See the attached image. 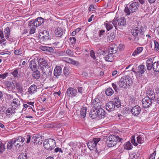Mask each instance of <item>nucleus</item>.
I'll return each instance as SVG.
<instances>
[{
	"mask_svg": "<svg viewBox=\"0 0 159 159\" xmlns=\"http://www.w3.org/2000/svg\"><path fill=\"white\" fill-rule=\"evenodd\" d=\"M132 83L130 77L128 75L122 77L117 83L120 87L123 88H126L129 87Z\"/></svg>",
	"mask_w": 159,
	"mask_h": 159,
	"instance_id": "1",
	"label": "nucleus"
},
{
	"mask_svg": "<svg viewBox=\"0 0 159 159\" xmlns=\"http://www.w3.org/2000/svg\"><path fill=\"white\" fill-rule=\"evenodd\" d=\"M139 7L138 2H132L125 7L124 11L126 15H129L131 13L136 11L138 9Z\"/></svg>",
	"mask_w": 159,
	"mask_h": 159,
	"instance_id": "2",
	"label": "nucleus"
},
{
	"mask_svg": "<svg viewBox=\"0 0 159 159\" xmlns=\"http://www.w3.org/2000/svg\"><path fill=\"white\" fill-rule=\"evenodd\" d=\"M113 23L115 29L117 30L118 27H120L119 28H121L125 25L126 19L124 17L120 18L115 17L113 20Z\"/></svg>",
	"mask_w": 159,
	"mask_h": 159,
	"instance_id": "3",
	"label": "nucleus"
},
{
	"mask_svg": "<svg viewBox=\"0 0 159 159\" xmlns=\"http://www.w3.org/2000/svg\"><path fill=\"white\" fill-rule=\"evenodd\" d=\"M10 34V30L8 27H6L4 30L3 32L0 30V44H5L6 41L4 36L6 39H9Z\"/></svg>",
	"mask_w": 159,
	"mask_h": 159,
	"instance_id": "4",
	"label": "nucleus"
},
{
	"mask_svg": "<svg viewBox=\"0 0 159 159\" xmlns=\"http://www.w3.org/2000/svg\"><path fill=\"white\" fill-rule=\"evenodd\" d=\"M56 142L53 139L50 138L44 141L43 145L44 148L49 151H51L55 147Z\"/></svg>",
	"mask_w": 159,
	"mask_h": 159,
	"instance_id": "5",
	"label": "nucleus"
},
{
	"mask_svg": "<svg viewBox=\"0 0 159 159\" xmlns=\"http://www.w3.org/2000/svg\"><path fill=\"white\" fill-rule=\"evenodd\" d=\"M25 139L21 136H19L13 139V144L17 148L22 146L24 144Z\"/></svg>",
	"mask_w": 159,
	"mask_h": 159,
	"instance_id": "6",
	"label": "nucleus"
},
{
	"mask_svg": "<svg viewBox=\"0 0 159 159\" xmlns=\"http://www.w3.org/2000/svg\"><path fill=\"white\" fill-rule=\"evenodd\" d=\"M117 141L116 136L110 135L107 139V143L109 147H112L116 144Z\"/></svg>",
	"mask_w": 159,
	"mask_h": 159,
	"instance_id": "7",
	"label": "nucleus"
},
{
	"mask_svg": "<svg viewBox=\"0 0 159 159\" xmlns=\"http://www.w3.org/2000/svg\"><path fill=\"white\" fill-rule=\"evenodd\" d=\"M143 28L142 27L140 28L136 27L132 29L131 30V33L134 37H139L143 34Z\"/></svg>",
	"mask_w": 159,
	"mask_h": 159,
	"instance_id": "8",
	"label": "nucleus"
},
{
	"mask_svg": "<svg viewBox=\"0 0 159 159\" xmlns=\"http://www.w3.org/2000/svg\"><path fill=\"white\" fill-rule=\"evenodd\" d=\"M100 138H94L90 140L87 143L88 146L90 150L95 148L98 142L100 140Z\"/></svg>",
	"mask_w": 159,
	"mask_h": 159,
	"instance_id": "9",
	"label": "nucleus"
},
{
	"mask_svg": "<svg viewBox=\"0 0 159 159\" xmlns=\"http://www.w3.org/2000/svg\"><path fill=\"white\" fill-rule=\"evenodd\" d=\"M38 62L39 68L41 71L43 70V71L44 70V69L45 70L46 68L49 66H48L47 61L43 58H40L38 60Z\"/></svg>",
	"mask_w": 159,
	"mask_h": 159,
	"instance_id": "10",
	"label": "nucleus"
},
{
	"mask_svg": "<svg viewBox=\"0 0 159 159\" xmlns=\"http://www.w3.org/2000/svg\"><path fill=\"white\" fill-rule=\"evenodd\" d=\"M77 89L72 87L68 88L66 91L67 95L70 98L77 96Z\"/></svg>",
	"mask_w": 159,
	"mask_h": 159,
	"instance_id": "11",
	"label": "nucleus"
},
{
	"mask_svg": "<svg viewBox=\"0 0 159 159\" xmlns=\"http://www.w3.org/2000/svg\"><path fill=\"white\" fill-rule=\"evenodd\" d=\"M31 142L37 146L41 145L43 142L42 137L40 135L34 136L32 138Z\"/></svg>",
	"mask_w": 159,
	"mask_h": 159,
	"instance_id": "12",
	"label": "nucleus"
},
{
	"mask_svg": "<svg viewBox=\"0 0 159 159\" xmlns=\"http://www.w3.org/2000/svg\"><path fill=\"white\" fill-rule=\"evenodd\" d=\"M49 38V33L46 30H44L41 34H39V38L41 42H46Z\"/></svg>",
	"mask_w": 159,
	"mask_h": 159,
	"instance_id": "13",
	"label": "nucleus"
},
{
	"mask_svg": "<svg viewBox=\"0 0 159 159\" xmlns=\"http://www.w3.org/2000/svg\"><path fill=\"white\" fill-rule=\"evenodd\" d=\"M119 51L118 46L115 44H113L110 45L108 50L109 53H111L115 55Z\"/></svg>",
	"mask_w": 159,
	"mask_h": 159,
	"instance_id": "14",
	"label": "nucleus"
},
{
	"mask_svg": "<svg viewBox=\"0 0 159 159\" xmlns=\"http://www.w3.org/2000/svg\"><path fill=\"white\" fill-rule=\"evenodd\" d=\"M41 71H42L43 76L44 78H47L51 77L52 74V70L50 66H49L48 67L46 68L45 70L44 69V70L43 71V70Z\"/></svg>",
	"mask_w": 159,
	"mask_h": 159,
	"instance_id": "15",
	"label": "nucleus"
},
{
	"mask_svg": "<svg viewBox=\"0 0 159 159\" xmlns=\"http://www.w3.org/2000/svg\"><path fill=\"white\" fill-rule=\"evenodd\" d=\"M38 62L37 58H34L30 61L29 66L32 71L38 70V67L36 64Z\"/></svg>",
	"mask_w": 159,
	"mask_h": 159,
	"instance_id": "16",
	"label": "nucleus"
},
{
	"mask_svg": "<svg viewBox=\"0 0 159 159\" xmlns=\"http://www.w3.org/2000/svg\"><path fill=\"white\" fill-rule=\"evenodd\" d=\"M142 102L143 107L145 108L149 107L152 103V100L146 97L142 99Z\"/></svg>",
	"mask_w": 159,
	"mask_h": 159,
	"instance_id": "17",
	"label": "nucleus"
},
{
	"mask_svg": "<svg viewBox=\"0 0 159 159\" xmlns=\"http://www.w3.org/2000/svg\"><path fill=\"white\" fill-rule=\"evenodd\" d=\"M141 110V108L140 107L136 105L132 108L131 112L134 116H137L140 113Z\"/></svg>",
	"mask_w": 159,
	"mask_h": 159,
	"instance_id": "18",
	"label": "nucleus"
},
{
	"mask_svg": "<svg viewBox=\"0 0 159 159\" xmlns=\"http://www.w3.org/2000/svg\"><path fill=\"white\" fill-rule=\"evenodd\" d=\"M102 104L101 101L97 98H95L93 100V105L94 109H98L101 108Z\"/></svg>",
	"mask_w": 159,
	"mask_h": 159,
	"instance_id": "19",
	"label": "nucleus"
},
{
	"mask_svg": "<svg viewBox=\"0 0 159 159\" xmlns=\"http://www.w3.org/2000/svg\"><path fill=\"white\" fill-rule=\"evenodd\" d=\"M37 87L35 84L31 85L28 89L27 94L32 95L37 91Z\"/></svg>",
	"mask_w": 159,
	"mask_h": 159,
	"instance_id": "20",
	"label": "nucleus"
},
{
	"mask_svg": "<svg viewBox=\"0 0 159 159\" xmlns=\"http://www.w3.org/2000/svg\"><path fill=\"white\" fill-rule=\"evenodd\" d=\"M62 60L65 62L74 65H78L79 64L78 62L68 57H63Z\"/></svg>",
	"mask_w": 159,
	"mask_h": 159,
	"instance_id": "21",
	"label": "nucleus"
},
{
	"mask_svg": "<svg viewBox=\"0 0 159 159\" xmlns=\"http://www.w3.org/2000/svg\"><path fill=\"white\" fill-rule=\"evenodd\" d=\"M106 109L109 111H111L114 110L115 108L114 102L110 101L107 103L106 105Z\"/></svg>",
	"mask_w": 159,
	"mask_h": 159,
	"instance_id": "22",
	"label": "nucleus"
},
{
	"mask_svg": "<svg viewBox=\"0 0 159 159\" xmlns=\"http://www.w3.org/2000/svg\"><path fill=\"white\" fill-rule=\"evenodd\" d=\"M115 57L114 55L108 52V54L104 58L106 61L112 62L114 60Z\"/></svg>",
	"mask_w": 159,
	"mask_h": 159,
	"instance_id": "23",
	"label": "nucleus"
},
{
	"mask_svg": "<svg viewBox=\"0 0 159 159\" xmlns=\"http://www.w3.org/2000/svg\"><path fill=\"white\" fill-rule=\"evenodd\" d=\"M15 109L13 108H9L7 109L6 111L5 114L7 117L10 118L13 116L15 114Z\"/></svg>",
	"mask_w": 159,
	"mask_h": 159,
	"instance_id": "24",
	"label": "nucleus"
},
{
	"mask_svg": "<svg viewBox=\"0 0 159 159\" xmlns=\"http://www.w3.org/2000/svg\"><path fill=\"white\" fill-rule=\"evenodd\" d=\"M97 111V117L101 119L105 117V112L102 108H100L98 109Z\"/></svg>",
	"mask_w": 159,
	"mask_h": 159,
	"instance_id": "25",
	"label": "nucleus"
},
{
	"mask_svg": "<svg viewBox=\"0 0 159 159\" xmlns=\"http://www.w3.org/2000/svg\"><path fill=\"white\" fill-rule=\"evenodd\" d=\"M20 105V101L18 99L14 98L11 104L12 108L15 109L17 108Z\"/></svg>",
	"mask_w": 159,
	"mask_h": 159,
	"instance_id": "26",
	"label": "nucleus"
},
{
	"mask_svg": "<svg viewBox=\"0 0 159 159\" xmlns=\"http://www.w3.org/2000/svg\"><path fill=\"white\" fill-rule=\"evenodd\" d=\"M104 25L107 31H108L111 30L114 24L113 23V20L111 21H106L104 23Z\"/></svg>",
	"mask_w": 159,
	"mask_h": 159,
	"instance_id": "27",
	"label": "nucleus"
},
{
	"mask_svg": "<svg viewBox=\"0 0 159 159\" xmlns=\"http://www.w3.org/2000/svg\"><path fill=\"white\" fill-rule=\"evenodd\" d=\"M152 60L151 58H149L146 61V66L148 70H150L152 68L153 69V64H152Z\"/></svg>",
	"mask_w": 159,
	"mask_h": 159,
	"instance_id": "28",
	"label": "nucleus"
},
{
	"mask_svg": "<svg viewBox=\"0 0 159 159\" xmlns=\"http://www.w3.org/2000/svg\"><path fill=\"white\" fill-rule=\"evenodd\" d=\"M64 33L63 30L62 28L58 27L55 30V34L57 37H61Z\"/></svg>",
	"mask_w": 159,
	"mask_h": 159,
	"instance_id": "29",
	"label": "nucleus"
},
{
	"mask_svg": "<svg viewBox=\"0 0 159 159\" xmlns=\"http://www.w3.org/2000/svg\"><path fill=\"white\" fill-rule=\"evenodd\" d=\"M62 72V69L60 66H56L54 71V74L55 76H60Z\"/></svg>",
	"mask_w": 159,
	"mask_h": 159,
	"instance_id": "30",
	"label": "nucleus"
},
{
	"mask_svg": "<svg viewBox=\"0 0 159 159\" xmlns=\"http://www.w3.org/2000/svg\"><path fill=\"white\" fill-rule=\"evenodd\" d=\"M34 20L35 27H36L40 25L44 22L43 19L41 17H38Z\"/></svg>",
	"mask_w": 159,
	"mask_h": 159,
	"instance_id": "31",
	"label": "nucleus"
},
{
	"mask_svg": "<svg viewBox=\"0 0 159 159\" xmlns=\"http://www.w3.org/2000/svg\"><path fill=\"white\" fill-rule=\"evenodd\" d=\"M97 109H92L89 113L90 116L93 119H94L97 117Z\"/></svg>",
	"mask_w": 159,
	"mask_h": 159,
	"instance_id": "32",
	"label": "nucleus"
},
{
	"mask_svg": "<svg viewBox=\"0 0 159 159\" xmlns=\"http://www.w3.org/2000/svg\"><path fill=\"white\" fill-rule=\"evenodd\" d=\"M147 97L152 100H153L155 98V95L154 92L153 90H148L147 92Z\"/></svg>",
	"mask_w": 159,
	"mask_h": 159,
	"instance_id": "33",
	"label": "nucleus"
},
{
	"mask_svg": "<svg viewBox=\"0 0 159 159\" xmlns=\"http://www.w3.org/2000/svg\"><path fill=\"white\" fill-rule=\"evenodd\" d=\"M32 75L33 78L36 80H38L40 76V72L38 70L33 71Z\"/></svg>",
	"mask_w": 159,
	"mask_h": 159,
	"instance_id": "34",
	"label": "nucleus"
},
{
	"mask_svg": "<svg viewBox=\"0 0 159 159\" xmlns=\"http://www.w3.org/2000/svg\"><path fill=\"white\" fill-rule=\"evenodd\" d=\"M145 71L144 66L142 65H139L138 67L137 73L139 74L142 75L144 73Z\"/></svg>",
	"mask_w": 159,
	"mask_h": 159,
	"instance_id": "35",
	"label": "nucleus"
},
{
	"mask_svg": "<svg viewBox=\"0 0 159 159\" xmlns=\"http://www.w3.org/2000/svg\"><path fill=\"white\" fill-rule=\"evenodd\" d=\"M143 49V47H138L133 53L132 56H135L140 54L142 52Z\"/></svg>",
	"mask_w": 159,
	"mask_h": 159,
	"instance_id": "36",
	"label": "nucleus"
},
{
	"mask_svg": "<svg viewBox=\"0 0 159 159\" xmlns=\"http://www.w3.org/2000/svg\"><path fill=\"white\" fill-rule=\"evenodd\" d=\"M113 102L114 103L115 107H116L117 108H118L120 107L121 103L118 97L115 98L114 99Z\"/></svg>",
	"mask_w": 159,
	"mask_h": 159,
	"instance_id": "37",
	"label": "nucleus"
},
{
	"mask_svg": "<svg viewBox=\"0 0 159 159\" xmlns=\"http://www.w3.org/2000/svg\"><path fill=\"white\" fill-rule=\"evenodd\" d=\"M124 148L127 150H129L131 149L133 147L131 145L129 141H128L125 143L124 145Z\"/></svg>",
	"mask_w": 159,
	"mask_h": 159,
	"instance_id": "38",
	"label": "nucleus"
},
{
	"mask_svg": "<svg viewBox=\"0 0 159 159\" xmlns=\"http://www.w3.org/2000/svg\"><path fill=\"white\" fill-rule=\"evenodd\" d=\"M87 111V108L86 107H82L80 110V115L83 117V118H85Z\"/></svg>",
	"mask_w": 159,
	"mask_h": 159,
	"instance_id": "39",
	"label": "nucleus"
},
{
	"mask_svg": "<svg viewBox=\"0 0 159 159\" xmlns=\"http://www.w3.org/2000/svg\"><path fill=\"white\" fill-rule=\"evenodd\" d=\"M153 70L154 71H159V61L155 62L153 63Z\"/></svg>",
	"mask_w": 159,
	"mask_h": 159,
	"instance_id": "40",
	"label": "nucleus"
},
{
	"mask_svg": "<svg viewBox=\"0 0 159 159\" xmlns=\"http://www.w3.org/2000/svg\"><path fill=\"white\" fill-rule=\"evenodd\" d=\"M14 54L16 55H20L21 56H23L24 55L22 49L21 48H20L18 50H15Z\"/></svg>",
	"mask_w": 159,
	"mask_h": 159,
	"instance_id": "41",
	"label": "nucleus"
},
{
	"mask_svg": "<svg viewBox=\"0 0 159 159\" xmlns=\"http://www.w3.org/2000/svg\"><path fill=\"white\" fill-rule=\"evenodd\" d=\"M105 93L107 96H111L114 93V91L111 88H109L106 90Z\"/></svg>",
	"mask_w": 159,
	"mask_h": 159,
	"instance_id": "42",
	"label": "nucleus"
},
{
	"mask_svg": "<svg viewBox=\"0 0 159 159\" xmlns=\"http://www.w3.org/2000/svg\"><path fill=\"white\" fill-rule=\"evenodd\" d=\"M137 141V143L139 144L143 143L144 142V139L143 137L140 135H138L136 138Z\"/></svg>",
	"mask_w": 159,
	"mask_h": 159,
	"instance_id": "43",
	"label": "nucleus"
},
{
	"mask_svg": "<svg viewBox=\"0 0 159 159\" xmlns=\"http://www.w3.org/2000/svg\"><path fill=\"white\" fill-rule=\"evenodd\" d=\"M131 143L134 146H136L138 145L137 141L135 139L134 136H132L131 138Z\"/></svg>",
	"mask_w": 159,
	"mask_h": 159,
	"instance_id": "44",
	"label": "nucleus"
},
{
	"mask_svg": "<svg viewBox=\"0 0 159 159\" xmlns=\"http://www.w3.org/2000/svg\"><path fill=\"white\" fill-rule=\"evenodd\" d=\"M66 54L71 57H73L75 56L74 52L70 49H68L66 50Z\"/></svg>",
	"mask_w": 159,
	"mask_h": 159,
	"instance_id": "45",
	"label": "nucleus"
},
{
	"mask_svg": "<svg viewBox=\"0 0 159 159\" xmlns=\"http://www.w3.org/2000/svg\"><path fill=\"white\" fill-rule=\"evenodd\" d=\"M13 139L12 140L9 141L7 143V148L8 149H11L12 148V145L13 144Z\"/></svg>",
	"mask_w": 159,
	"mask_h": 159,
	"instance_id": "46",
	"label": "nucleus"
},
{
	"mask_svg": "<svg viewBox=\"0 0 159 159\" xmlns=\"http://www.w3.org/2000/svg\"><path fill=\"white\" fill-rule=\"evenodd\" d=\"M11 74L15 78L18 77V72L17 68H15L14 70L11 72Z\"/></svg>",
	"mask_w": 159,
	"mask_h": 159,
	"instance_id": "47",
	"label": "nucleus"
},
{
	"mask_svg": "<svg viewBox=\"0 0 159 159\" xmlns=\"http://www.w3.org/2000/svg\"><path fill=\"white\" fill-rule=\"evenodd\" d=\"M90 55L93 59L95 60L96 59L95 53L93 50H92L90 51Z\"/></svg>",
	"mask_w": 159,
	"mask_h": 159,
	"instance_id": "48",
	"label": "nucleus"
},
{
	"mask_svg": "<svg viewBox=\"0 0 159 159\" xmlns=\"http://www.w3.org/2000/svg\"><path fill=\"white\" fill-rule=\"evenodd\" d=\"M129 157L131 159H136L138 158V156L134 153H131L129 154Z\"/></svg>",
	"mask_w": 159,
	"mask_h": 159,
	"instance_id": "49",
	"label": "nucleus"
},
{
	"mask_svg": "<svg viewBox=\"0 0 159 159\" xmlns=\"http://www.w3.org/2000/svg\"><path fill=\"white\" fill-rule=\"evenodd\" d=\"M154 43L155 46V49L157 51L159 49V43L155 40H154Z\"/></svg>",
	"mask_w": 159,
	"mask_h": 159,
	"instance_id": "50",
	"label": "nucleus"
},
{
	"mask_svg": "<svg viewBox=\"0 0 159 159\" xmlns=\"http://www.w3.org/2000/svg\"><path fill=\"white\" fill-rule=\"evenodd\" d=\"M5 146L4 144L1 142L0 144V152L1 153L3 152L5 150Z\"/></svg>",
	"mask_w": 159,
	"mask_h": 159,
	"instance_id": "51",
	"label": "nucleus"
},
{
	"mask_svg": "<svg viewBox=\"0 0 159 159\" xmlns=\"http://www.w3.org/2000/svg\"><path fill=\"white\" fill-rule=\"evenodd\" d=\"M18 159H27L26 154L25 153L21 154L19 156Z\"/></svg>",
	"mask_w": 159,
	"mask_h": 159,
	"instance_id": "52",
	"label": "nucleus"
},
{
	"mask_svg": "<svg viewBox=\"0 0 159 159\" xmlns=\"http://www.w3.org/2000/svg\"><path fill=\"white\" fill-rule=\"evenodd\" d=\"M112 85L113 88L115 90V91L116 92H118L119 90V88H118L117 86L116 83H113L112 84Z\"/></svg>",
	"mask_w": 159,
	"mask_h": 159,
	"instance_id": "53",
	"label": "nucleus"
},
{
	"mask_svg": "<svg viewBox=\"0 0 159 159\" xmlns=\"http://www.w3.org/2000/svg\"><path fill=\"white\" fill-rule=\"evenodd\" d=\"M34 24L35 22L34 20L29 21V27L35 26V25Z\"/></svg>",
	"mask_w": 159,
	"mask_h": 159,
	"instance_id": "54",
	"label": "nucleus"
},
{
	"mask_svg": "<svg viewBox=\"0 0 159 159\" xmlns=\"http://www.w3.org/2000/svg\"><path fill=\"white\" fill-rule=\"evenodd\" d=\"M8 75V73L6 72L3 74L0 75V78L2 79H5Z\"/></svg>",
	"mask_w": 159,
	"mask_h": 159,
	"instance_id": "55",
	"label": "nucleus"
},
{
	"mask_svg": "<svg viewBox=\"0 0 159 159\" xmlns=\"http://www.w3.org/2000/svg\"><path fill=\"white\" fill-rule=\"evenodd\" d=\"M105 30H100L98 33L99 36L101 37L105 34Z\"/></svg>",
	"mask_w": 159,
	"mask_h": 159,
	"instance_id": "56",
	"label": "nucleus"
},
{
	"mask_svg": "<svg viewBox=\"0 0 159 159\" xmlns=\"http://www.w3.org/2000/svg\"><path fill=\"white\" fill-rule=\"evenodd\" d=\"M70 41L72 44H75V43L76 39L75 37H70Z\"/></svg>",
	"mask_w": 159,
	"mask_h": 159,
	"instance_id": "57",
	"label": "nucleus"
},
{
	"mask_svg": "<svg viewBox=\"0 0 159 159\" xmlns=\"http://www.w3.org/2000/svg\"><path fill=\"white\" fill-rule=\"evenodd\" d=\"M30 33L31 34H33L34 33L35 30V28L34 27H30Z\"/></svg>",
	"mask_w": 159,
	"mask_h": 159,
	"instance_id": "58",
	"label": "nucleus"
},
{
	"mask_svg": "<svg viewBox=\"0 0 159 159\" xmlns=\"http://www.w3.org/2000/svg\"><path fill=\"white\" fill-rule=\"evenodd\" d=\"M77 89L79 93L81 94H82L83 91H84V89L83 88L80 87H78Z\"/></svg>",
	"mask_w": 159,
	"mask_h": 159,
	"instance_id": "59",
	"label": "nucleus"
},
{
	"mask_svg": "<svg viewBox=\"0 0 159 159\" xmlns=\"http://www.w3.org/2000/svg\"><path fill=\"white\" fill-rule=\"evenodd\" d=\"M89 11H94L96 9L94 7V5L92 4L89 7Z\"/></svg>",
	"mask_w": 159,
	"mask_h": 159,
	"instance_id": "60",
	"label": "nucleus"
},
{
	"mask_svg": "<svg viewBox=\"0 0 159 159\" xmlns=\"http://www.w3.org/2000/svg\"><path fill=\"white\" fill-rule=\"evenodd\" d=\"M54 152H60L61 153L63 152V151H62L61 148H60L58 147L54 149Z\"/></svg>",
	"mask_w": 159,
	"mask_h": 159,
	"instance_id": "61",
	"label": "nucleus"
},
{
	"mask_svg": "<svg viewBox=\"0 0 159 159\" xmlns=\"http://www.w3.org/2000/svg\"><path fill=\"white\" fill-rule=\"evenodd\" d=\"M125 47L124 45L123 44H120L119 46H118L119 50L120 51H122L123 50Z\"/></svg>",
	"mask_w": 159,
	"mask_h": 159,
	"instance_id": "62",
	"label": "nucleus"
},
{
	"mask_svg": "<svg viewBox=\"0 0 159 159\" xmlns=\"http://www.w3.org/2000/svg\"><path fill=\"white\" fill-rule=\"evenodd\" d=\"M117 73L118 72L116 70H114L112 72V76L113 77H114L115 78H116L117 76L116 75L117 74Z\"/></svg>",
	"mask_w": 159,
	"mask_h": 159,
	"instance_id": "63",
	"label": "nucleus"
},
{
	"mask_svg": "<svg viewBox=\"0 0 159 159\" xmlns=\"http://www.w3.org/2000/svg\"><path fill=\"white\" fill-rule=\"evenodd\" d=\"M156 154V151H155L152 154L150 155V157L152 159H154L155 156Z\"/></svg>",
	"mask_w": 159,
	"mask_h": 159,
	"instance_id": "64",
	"label": "nucleus"
}]
</instances>
